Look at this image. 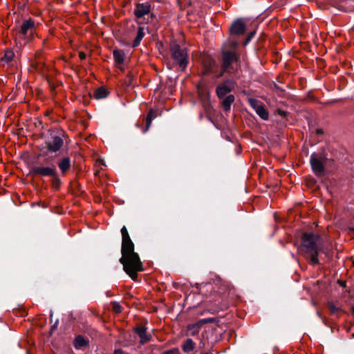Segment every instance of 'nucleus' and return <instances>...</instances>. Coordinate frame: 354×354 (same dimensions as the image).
I'll list each match as a JSON object with an SVG mask.
<instances>
[{
	"mask_svg": "<svg viewBox=\"0 0 354 354\" xmlns=\"http://www.w3.org/2000/svg\"><path fill=\"white\" fill-rule=\"evenodd\" d=\"M114 354H124V353L122 350L118 349L115 351Z\"/></svg>",
	"mask_w": 354,
	"mask_h": 354,
	"instance_id": "32",
	"label": "nucleus"
},
{
	"mask_svg": "<svg viewBox=\"0 0 354 354\" xmlns=\"http://www.w3.org/2000/svg\"><path fill=\"white\" fill-rule=\"evenodd\" d=\"M162 354H179V350L178 348H173L164 351Z\"/></svg>",
	"mask_w": 354,
	"mask_h": 354,
	"instance_id": "28",
	"label": "nucleus"
},
{
	"mask_svg": "<svg viewBox=\"0 0 354 354\" xmlns=\"http://www.w3.org/2000/svg\"><path fill=\"white\" fill-rule=\"evenodd\" d=\"M73 344L75 348L80 349V348L86 346L88 344V341L82 336L79 335L75 339Z\"/></svg>",
	"mask_w": 354,
	"mask_h": 354,
	"instance_id": "19",
	"label": "nucleus"
},
{
	"mask_svg": "<svg viewBox=\"0 0 354 354\" xmlns=\"http://www.w3.org/2000/svg\"><path fill=\"white\" fill-rule=\"evenodd\" d=\"M151 11V6L148 3H138L134 10V14L137 19H141L148 15Z\"/></svg>",
	"mask_w": 354,
	"mask_h": 354,
	"instance_id": "12",
	"label": "nucleus"
},
{
	"mask_svg": "<svg viewBox=\"0 0 354 354\" xmlns=\"http://www.w3.org/2000/svg\"><path fill=\"white\" fill-rule=\"evenodd\" d=\"M170 49L175 62L179 65L182 71L185 70L188 64V53L187 48L181 47L177 44H173Z\"/></svg>",
	"mask_w": 354,
	"mask_h": 354,
	"instance_id": "5",
	"label": "nucleus"
},
{
	"mask_svg": "<svg viewBox=\"0 0 354 354\" xmlns=\"http://www.w3.org/2000/svg\"><path fill=\"white\" fill-rule=\"evenodd\" d=\"M350 230L352 231V232H354V227H351Z\"/></svg>",
	"mask_w": 354,
	"mask_h": 354,
	"instance_id": "36",
	"label": "nucleus"
},
{
	"mask_svg": "<svg viewBox=\"0 0 354 354\" xmlns=\"http://www.w3.org/2000/svg\"><path fill=\"white\" fill-rule=\"evenodd\" d=\"M208 286H211V284H208V283H207V284H205V285H203V286H202V287H203V288H208Z\"/></svg>",
	"mask_w": 354,
	"mask_h": 354,
	"instance_id": "33",
	"label": "nucleus"
},
{
	"mask_svg": "<svg viewBox=\"0 0 354 354\" xmlns=\"http://www.w3.org/2000/svg\"><path fill=\"white\" fill-rule=\"evenodd\" d=\"M86 53L84 52H80L79 53V57L82 60L86 58Z\"/></svg>",
	"mask_w": 354,
	"mask_h": 354,
	"instance_id": "31",
	"label": "nucleus"
},
{
	"mask_svg": "<svg viewBox=\"0 0 354 354\" xmlns=\"http://www.w3.org/2000/svg\"><path fill=\"white\" fill-rule=\"evenodd\" d=\"M122 234V257L120 263L123 266L124 271L133 281L138 278V273L143 271V265L138 253L134 251V244L131 241L127 229L123 226L121 229Z\"/></svg>",
	"mask_w": 354,
	"mask_h": 354,
	"instance_id": "1",
	"label": "nucleus"
},
{
	"mask_svg": "<svg viewBox=\"0 0 354 354\" xmlns=\"http://www.w3.org/2000/svg\"><path fill=\"white\" fill-rule=\"evenodd\" d=\"M248 102L250 106L255 111L257 114L263 120H267L268 119L269 115L268 112L265 108L264 104L254 98H249Z\"/></svg>",
	"mask_w": 354,
	"mask_h": 354,
	"instance_id": "8",
	"label": "nucleus"
},
{
	"mask_svg": "<svg viewBox=\"0 0 354 354\" xmlns=\"http://www.w3.org/2000/svg\"><path fill=\"white\" fill-rule=\"evenodd\" d=\"M136 333L139 335L140 338V343L144 344L150 339V335L147 334L146 328L142 326L136 327L135 328Z\"/></svg>",
	"mask_w": 354,
	"mask_h": 354,
	"instance_id": "17",
	"label": "nucleus"
},
{
	"mask_svg": "<svg viewBox=\"0 0 354 354\" xmlns=\"http://www.w3.org/2000/svg\"><path fill=\"white\" fill-rule=\"evenodd\" d=\"M233 81H226L224 83L218 85L216 88V94L219 98L224 97L227 93L231 92L234 86Z\"/></svg>",
	"mask_w": 354,
	"mask_h": 354,
	"instance_id": "11",
	"label": "nucleus"
},
{
	"mask_svg": "<svg viewBox=\"0 0 354 354\" xmlns=\"http://www.w3.org/2000/svg\"><path fill=\"white\" fill-rule=\"evenodd\" d=\"M113 309L116 313H120L122 311L121 306L117 302L113 303Z\"/></svg>",
	"mask_w": 354,
	"mask_h": 354,
	"instance_id": "27",
	"label": "nucleus"
},
{
	"mask_svg": "<svg viewBox=\"0 0 354 354\" xmlns=\"http://www.w3.org/2000/svg\"><path fill=\"white\" fill-rule=\"evenodd\" d=\"M13 57H14L13 51L12 50L7 49L5 51L3 56L1 57V60L8 63V62H10L12 59Z\"/></svg>",
	"mask_w": 354,
	"mask_h": 354,
	"instance_id": "24",
	"label": "nucleus"
},
{
	"mask_svg": "<svg viewBox=\"0 0 354 354\" xmlns=\"http://www.w3.org/2000/svg\"><path fill=\"white\" fill-rule=\"evenodd\" d=\"M234 96L233 95H227L223 101V107L225 111H228L230 109L232 104L234 101Z\"/></svg>",
	"mask_w": 354,
	"mask_h": 354,
	"instance_id": "20",
	"label": "nucleus"
},
{
	"mask_svg": "<svg viewBox=\"0 0 354 354\" xmlns=\"http://www.w3.org/2000/svg\"><path fill=\"white\" fill-rule=\"evenodd\" d=\"M317 133H322V129H317Z\"/></svg>",
	"mask_w": 354,
	"mask_h": 354,
	"instance_id": "35",
	"label": "nucleus"
},
{
	"mask_svg": "<svg viewBox=\"0 0 354 354\" xmlns=\"http://www.w3.org/2000/svg\"><path fill=\"white\" fill-rule=\"evenodd\" d=\"M245 31V26L241 19L235 21L230 28V32L232 35H243Z\"/></svg>",
	"mask_w": 354,
	"mask_h": 354,
	"instance_id": "14",
	"label": "nucleus"
},
{
	"mask_svg": "<svg viewBox=\"0 0 354 354\" xmlns=\"http://www.w3.org/2000/svg\"><path fill=\"white\" fill-rule=\"evenodd\" d=\"M327 306L332 314H335L340 310V308L336 306L332 301H328Z\"/></svg>",
	"mask_w": 354,
	"mask_h": 354,
	"instance_id": "25",
	"label": "nucleus"
},
{
	"mask_svg": "<svg viewBox=\"0 0 354 354\" xmlns=\"http://www.w3.org/2000/svg\"><path fill=\"white\" fill-rule=\"evenodd\" d=\"M237 41H230L225 44L222 50V67L225 72L231 73L234 71L232 64L239 60V56L236 53Z\"/></svg>",
	"mask_w": 354,
	"mask_h": 354,
	"instance_id": "3",
	"label": "nucleus"
},
{
	"mask_svg": "<svg viewBox=\"0 0 354 354\" xmlns=\"http://www.w3.org/2000/svg\"><path fill=\"white\" fill-rule=\"evenodd\" d=\"M113 56L114 59V62L118 68H119L122 71H124V68L121 66L122 64H124L125 59V53L122 50L115 49L113 51Z\"/></svg>",
	"mask_w": 354,
	"mask_h": 354,
	"instance_id": "13",
	"label": "nucleus"
},
{
	"mask_svg": "<svg viewBox=\"0 0 354 354\" xmlns=\"http://www.w3.org/2000/svg\"><path fill=\"white\" fill-rule=\"evenodd\" d=\"M64 145V140L61 136L56 133H51L50 137L46 141L48 149L51 152L58 151Z\"/></svg>",
	"mask_w": 354,
	"mask_h": 354,
	"instance_id": "7",
	"label": "nucleus"
},
{
	"mask_svg": "<svg viewBox=\"0 0 354 354\" xmlns=\"http://www.w3.org/2000/svg\"><path fill=\"white\" fill-rule=\"evenodd\" d=\"M30 174L41 176H55L57 171L54 167L35 166L31 169Z\"/></svg>",
	"mask_w": 354,
	"mask_h": 354,
	"instance_id": "10",
	"label": "nucleus"
},
{
	"mask_svg": "<svg viewBox=\"0 0 354 354\" xmlns=\"http://www.w3.org/2000/svg\"><path fill=\"white\" fill-rule=\"evenodd\" d=\"M94 96L96 99H102L107 96V91L105 88L100 87L95 90Z\"/></svg>",
	"mask_w": 354,
	"mask_h": 354,
	"instance_id": "23",
	"label": "nucleus"
},
{
	"mask_svg": "<svg viewBox=\"0 0 354 354\" xmlns=\"http://www.w3.org/2000/svg\"><path fill=\"white\" fill-rule=\"evenodd\" d=\"M57 165L62 175H65L71 167V158L69 157H64L57 162Z\"/></svg>",
	"mask_w": 354,
	"mask_h": 354,
	"instance_id": "16",
	"label": "nucleus"
},
{
	"mask_svg": "<svg viewBox=\"0 0 354 354\" xmlns=\"http://www.w3.org/2000/svg\"><path fill=\"white\" fill-rule=\"evenodd\" d=\"M254 34H255V32L254 31V32H250V33L248 35V37H247V38H246V39H245V42H244V45H245H245H247V44L250 42V41L251 40V39L254 37Z\"/></svg>",
	"mask_w": 354,
	"mask_h": 354,
	"instance_id": "29",
	"label": "nucleus"
},
{
	"mask_svg": "<svg viewBox=\"0 0 354 354\" xmlns=\"http://www.w3.org/2000/svg\"><path fill=\"white\" fill-rule=\"evenodd\" d=\"M216 322V319L213 317L203 319L196 323L189 324L187 328V335L191 336H195L200 332V330L203 325L209 323Z\"/></svg>",
	"mask_w": 354,
	"mask_h": 354,
	"instance_id": "9",
	"label": "nucleus"
},
{
	"mask_svg": "<svg viewBox=\"0 0 354 354\" xmlns=\"http://www.w3.org/2000/svg\"><path fill=\"white\" fill-rule=\"evenodd\" d=\"M277 113H278L280 116L283 117V118H284V117H286V116L287 115V113H286V111H283V110H281V109H278V110H277Z\"/></svg>",
	"mask_w": 354,
	"mask_h": 354,
	"instance_id": "30",
	"label": "nucleus"
},
{
	"mask_svg": "<svg viewBox=\"0 0 354 354\" xmlns=\"http://www.w3.org/2000/svg\"><path fill=\"white\" fill-rule=\"evenodd\" d=\"M144 30L145 29L143 27H139L137 32V36L133 43V47H136L140 44V41H142V38L145 36Z\"/></svg>",
	"mask_w": 354,
	"mask_h": 354,
	"instance_id": "21",
	"label": "nucleus"
},
{
	"mask_svg": "<svg viewBox=\"0 0 354 354\" xmlns=\"http://www.w3.org/2000/svg\"><path fill=\"white\" fill-rule=\"evenodd\" d=\"M310 161L312 169L315 175L322 176L324 174L325 158L314 153L311 155Z\"/></svg>",
	"mask_w": 354,
	"mask_h": 354,
	"instance_id": "6",
	"label": "nucleus"
},
{
	"mask_svg": "<svg viewBox=\"0 0 354 354\" xmlns=\"http://www.w3.org/2000/svg\"><path fill=\"white\" fill-rule=\"evenodd\" d=\"M35 32V24L32 19H29L23 21L15 36L17 44L22 46L28 44L33 38Z\"/></svg>",
	"mask_w": 354,
	"mask_h": 354,
	"instance_id": "4",
	"label": "nucleus"
},
{
	"mask_svg": "<svg viewBox=\"0 0 354 354\" xmlns=\"http://www.w3.org/2000/svg\"><path fill=\"white\" fill-rule=\"evenodd\" d=\"M215 66V62L210 57H205L203 60V70L202 74L203 75H207L213 71V68Z\"/></svg>",
	"mask_w": 354,
	"mask_h": 354,
	"instance_id": "15",
	"label": "nucleus"
},
{
	"mask_svg": "<svg viewBox=\"0 0 354 354\" xmlns=\"http://www.w3.org/2000/svg\"><path fill=\"white\" fill-rule=\"evenodd\" d=\"M157 116H158V114L153 109H151L149 111V113L147 115V118H146V127L143 129V133H146L149 130V129L153 119L156 118Z\"/></svg>",
	"mask_w": 354,
	"mask_h": 354,
	"instance_id": "18",
	"label": "nucleus"
},
{
	"mask_svg": "<svg viewBox=\"0 0 354 354\" xmlns=\"http://www.w3.org/2000/svg\"><path fill=\"white\" fill-rule=\"evenodd\" d=\"M133 80V75L131 73H129L124 80V84L129 86L131 85Z\"/></svg>",
	"mask_w": 354,
	"mask_h": 354,
	"instance_id": "26",
	"label": "nucleus"
},
{
	"mask_svg": "<svg viewBox=\"0 0 354 354\" xmlns=\"http://www.w3.org/2000/svg\"><path fill=\"white\" fill-rule=\"evenodd\" d=\"M321 238L313 233H304L301 236V250L310 256V263L319 264L318 254L322 250Z\"/></svg>",
	"mask_w": 354,
	"mask_h": 354,
	"instance_id": "2",
	"label": "nucleus"
},
{
	"mask_svg": "<svg viewBox=\"0 0 354 354\" xmlns=\"http://www.w3.org/2000/svg\"><path fill=\"white\" fill-rule=\"evenodd\" d=\"M351 311H352L353 315L354 317V306L351 307Z\"/></svg>",
	"mask_w": 354,
	"mask_h": 354,
	"instance_id": "34",
	"label": "nucleus"
},
{
	"mask_svg": "<svg viewBox=\"0 0 354 354\" xmlns=\"http://www.w3.org/2000/svg\"><path fill=\"white\" fill-rule=\"evenodd\" d=\"M182 348L184 352H190L194 348V343L192 339H187L183 345L182 346Z\"/></svg>",
	"mask_w": 354,
	"mask_h": 354,
	"instance_id": "22",
	"label": "nucleus"
}]
</instances>
